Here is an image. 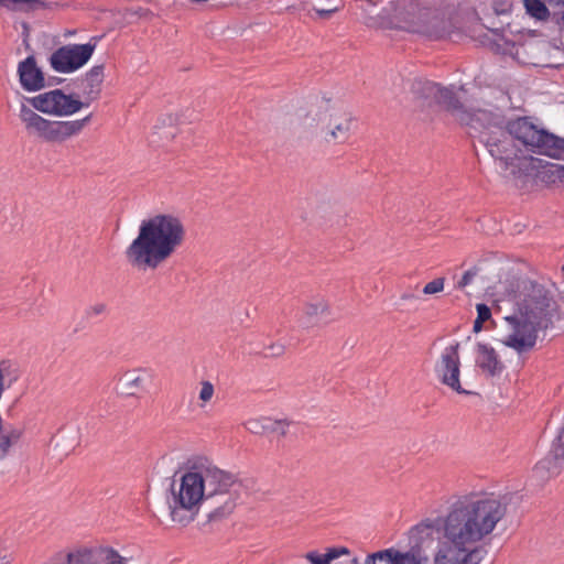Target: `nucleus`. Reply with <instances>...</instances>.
I'll use <instances>...</instances> for the list:
<instances>
[{"instance_id":"f257e3e1","label":"nucleus","mask_w":564,"mask_h":564,"mask_svg":"<svg viewBox=\"0 0 564 564\" xmlns=\"http://www.w3.org/2000/svg\"><path fill=\"white\" fill-rule=\"evenodd\" d=\"M508 511L505 499L494 492L457 497L444 516L426 518L409 530L412 549L430 547L438 535L433 564H480L487 551L480 545Z\"/></svg>"},{"instance_id":"f03ea898","label":"nucleus","mask_w":564,"mask_h":564,"mask_svg":"<svg viewBox=\"0 0 564 564\" xmlns=\"http://www.w3.org/2000/svg\"><path fill=\"white\" fill-rule=\"evenodd\" d=\"M458 121L469 128V134L485 145L503 177L523 182L534 167V158L521 154L514 140L533 153L552 159L564 155V138L539 127L529 117L505 122L500 113L485 109L460 112Z\"/></svg>"},{"instance_id":"7ed1b4c3","label":"nucleus","mask_w":564,"mask_h":564,"mask_svg":"<svg viewBox=\"0 0 564 564\" xmlns=\"http://www.w3.org/2000/svg\"><path fill=\"white\" fill-rule=\"evenodd\" d=\"M235 484L234 475L218 468L208 458L188 459L174 473L166 491L165 503L170 520L186 528L199 514L203 502L216 496H226V499L208 513V520L218 521L228 517L236 508V499L230 494Z\"/></svg>"},{"instance_id":"20e7f679","label":"nucleus","mask_w":564,"mask_h":564,"mask_svg":"<svg viewBox=\"0 0 564 564\" xmlns=\"http://www.w3.org/2000/svg\"><path fill=\"white\" fill-rule=\"evenodd\" d=\"M85 106L75 95H66L62 89L56 88L25 98L20 106L19 118L28 133L45 142L62 143L79 134L89 122L90 116L78 120L52 121L36 111L53 117H68Z\"/></svg>"},{"instance_id":"39448f33","label":"nucleus","mask_w":564,"mask_h":564,"mask_svg":"<svg viewBox=\"0 0 564 564\" xmlns=\"http://www.w3.org/2000/svg\"><path fill=\"white\" fill-rule=\"evenodd\" d=\"M185 227L172 214H158L143 219L137 237L124 251L128 263L138 270H155L183 245Z\"/></svg>"},{"instance_id":"423d86ee","label":"nucleus","mask_w":564,"mask_h":564,"mask_svg":"<svg viewBox=\"0 0 564 564\" xmlns=\"http://www.w3.org/2000/svg\"><path fill=\"white\" fill-rule=\"evenodd\" d=\"M556 303L550 293L539 284H532L521 293L513 313L505 317L509 333L501 343L518 354L534 348L538 334L553 325Z\"/></svg>"},{"instance_id":"0eeeda50","label":"nucleus","mask_w":564,"mask_h":564,"mask_svg":"<svg viewBox=\"0 0 564 564\" xmlns=\"http://www.w3.org/2000/svg\"><path fill=\"white\" fill-rule=\"evenodd\" d=\"M130 561L131 557L120 555L113 547L99 546L62 551L50 557L44 564H129Z\"/></svg>"},{"instance_id":"6e6552de","label":"nucleus","mask_w":564,"mask_h":564,"mask_svg":"<svg viewBox=\"0 0 564 564\" xmlns=\"http://www.w3.org/2000/svg\"><path fill=\"white\" fill-rule=\"evenodd\" d=\"M96 44H66L55 50L50 58L51 67L61 74H70L82 68L91 58Z\"/></svg>"},{"instance_id":"1a4fd4ad","label":"nucleus","mask_w":564,"mask_h":564,"mask_svg":"<svg viewBox=\"0 0 564 564\" xmlns=\"http://www.w3.org/2000/svg\"><path fill=\"white\" fill-rule=\"evenodd\" d=\"M412 91L429 104L435 102L445 106L457 121L460 112H469L463 108L452 89L442 87L436 83L423 79L414 80Z\"/></svg>"},{"instance_id":"9d476101","label":"nucleus","mask_w":564,"mask_h":564,"mask_svg":"<svg viewBox=\"0 0 564 564\" xmlns=\"http://www.w3.org/2000/svg\"><path fill=\"white\" fill-rule=\"evenodd\" d=\"M435 373L437 379L452 390L459 394H469L459 381L460 376V357L459 343L445 347L435 365Z\"/></svg>"},{"instance_id":"9b49d317","label":"nucleus","mask_w":564,"mask_h":564,"mask_svg":"<svg viewBox=\"0 0 564 564\" xmlns=\"http://www.w3.org/2000/svg\"><path fill=\"white\" fill-rule=\"evenodd\" d=\"M319 121L326 141L345 143L349 139L352 124V117L349 112L332 107L321 115Z\"/></svg>"},{"instance_id":"f8f14e48","label":"nucleus","mask_w":564,"mask_h":564,"mask_svg":"<svg viewBox=\"0 0 564 564\" xmlns=\"http://www.w3.org/2000/svg\"><path fill=\"white\" fill-rule=\"evenodd\" d=\"M153 380V371L145 368L127 370L119 378V386L122 393L127 395H139L147 392Z\"/></svg>"},{"instance_id":"ddd939ff","label":"nucleus","mask_w":564,"mask_h":564,"mask_svg":"<svg viewBox=\"0 0 564 564\" xmlns=\"http://www.w3.org/2000/svg\"><path fill=\"white\" fill-rule=\"evenodd\" d=\"M564 468V442L558 436L552 443L547 455L535 465V471L542 477L558 475Z\"/></svg>"},{"instance_id":"4468645a","label":"nucleus","mask_w":564,"mask_h":564,"mask_svg":"<svg viewBox=\"0 0 564 564\" xmlns=\"http://www.w3.org/2000/svg\"><path fill=\"white\" fill-rule=\"evenodd\" d=\"M18 74L20 84L26 91H37L45 86L44 74L32 55L19 63Z\"/></svg>"},{"instance_id":"2eb2a0df","label":"nucleus","mask_w":564,"mask_h":564,"mask_svg":"<svg viewBox=\"0 0 564 564\" xmlns=\"http://www.w3.org/2000/svg\"><path fill=\"white\" fill-rule=\"evenodd\" d=\"M475 362L487 377L491 378L500 376L505 369L496 349L484 343H478L476 346Z\"/></svg>"},{"instance_id":"dca6fc26","label":"nucleus","mask_w":564,"mask_h":564,"mask_svg":"<svg viewBox=\"0 0 564 564\" xmlns=\"http://www.w3.org/2000/svg\"><path fill=\"white\" fill-rule=\"evenodd\" d=\"M364 564H421V560L413 552L390 547L368 554Z\"/></svg>"},{"instance_id":"f3484780","label":"nucleus","mask_w":564,"mask_h":564,"mask_svg":"<svg viewBox=\"0 0 564 564\" xmlns=\"http://www.w3.org/2000/svg\"><path fill=\"white\" fill-rule=\"evenodd\" d=\"M534 167L529 170V175L532 171L538 170V177L542 183L546 185L564 184V165L543 162L540 159H534Z\"/></svg>"},{"instance_id":"a211bd4d","label":"nucleus","mask_w":564,"mask_h":564,"mask_svg":"<svg viewBox=\"0 0 564 564\" xmlns=\"http://www.w3.org/2000/svg\"><path fill=\"white\" fill-rule=\"evenodd\" d=\"M328 314L329 306L327 302L324 299H314L304 304L299 322L303 327H312L318 323L321 317Z\"/></svg>"},{"instance_id":"6ab92c4d","label":"nucleus","mask_w":564,"mask_h":564,"mask_svg":"<svg viewBox=\"0 0 564 564\" xmlns=\"http://www.w3.org/2000/svg\"><path fill=\"white\" fill-rule=\"evenodd\" d=\"M343 554H349V550L347 547L340 549H329L325 554H321L317 551H311L304 555V557L311 564H329L333 560L339 557Z\"/></svg>"},{"instance_id":"aec40b11","label":"nucleus","mask_w":564,"mask_h":564,"mask_svg":"<svg viewBox=\"0 0 564 564\" xmlns=\"http://www.w3.org/2000/svg\"><path fill=\"white\" fill-rule=\"evenodd\" d=\"M104 80V66L96 65L89 69L85 75V84L88 88L89 95H97L100 90L101 83Z\"/></svg>"},{"instance_id":"412c9836","label":"nucleus","mask_w":564,"mask_h":564,"mask_svg":"<svg viewBox=\"0 0 564 564\" xmlns=\"http://www.w3.org/2000/svg\"><path fill=\"white\" fill-rule=\"evenodd\" d=\"M527 13L538 20H546L550 15L549 9L541 0H524Z\"/></svg>"},{"instance_id":"4be33fe9","label":"nucleus","mask_w":564,"mask_h":564,"mask_svg":"<svg viewBox=\"0 0 564 564\" xmlns=\"http://www.w3.org/2000/svg\"><path fill=\"white\" fill-rule=\"evenodd\" d=\"M269 424L271 423V417H256L249 419L243 423L245 429L257 435H262L268 433Z\"/></svg>"},{"instance_id":"5701e85b","label":"nucleus","mask_w":564,"mask_h":564,"mask_svg":"<svg viewBox=\"0 0 564 564\" xmlns=\"http://www.w3.org/2000/svg\"><path fill=\"white\" fill-rule=\"evenodd\" d=\"M214 393H215V389H214V386L210 381H202L200 383V391H199V400L202 401V405H205L206 403H208L213 397H214Z\"/></svg>"},{"instance_id":"b1692460","label":"nucleus","mask_w":564,"mask_h":564,"mask_svg":"<svg viewBox=\"0 0 564 564\" xmlns=\"http://www.w3.org/2000/svg\"><path fill=\"white\" fill-rule=\"evenodd\" d=\"M444 278L434 279L433 281L425 284V286L423 288V293L426 295L440 293L444 290Z\"/></svg>"},{"instance_id":"393cba45","label":"nucleus","mask_w":564,"mask_h":564,"mask_svg":"<svg viewBox=\"0 0 564 564\" xmlns=\"http://www.w3.org/2000/svg\"><path fill=\"white\" fill-rule=\"evenodd\" d=\"M271 423L272 424H269L268 433H275L281 436L286 434L289 427V423L286 421L271 419Z\"/></svg>"},{"instance_id":"a878e982","label":"nucleus","mask_w":564,"mask_h":564,"mask_svg":"<svg viewBox=\"0 0 564 564\" xmlns=\"http://www.w3.org/2000/svg\"><path fill=\"white\" fill-rule=\"evenodd\" d=\"M478 323H485L491 317V311L488 305L479 303L476 305Z\"/></svg>"},{"instance_id":"bb28decb","label":"nucleus","mask_w":564,"mask_h":564,"mask_svg":"<svg viewBox=\"0 0 564 564\" xmlns=\"http://www.w3.org/2000/svg\"><path fill=\"white\" fill-rule=\"evenodd\" d=\"M476 274H477V272L474 271V270L466 271L463 274L462 279L458 281L457 288L458 289H464L467 285H469L471 283V281L474 280V278L476 276Z\"/></svg>"},{"instance_id":"cd10ccee","label":"nucleus","mask_w":564,"mask_h":564,"mask_svg":"<svg viewBox=\"0 0 564 564\" xmlns=\"http://www.w3.org/2000/svg\"><path fill=\"white\" fill-rule=\"evenodd\" d=\"M106 311L107 305L105 303H96L87 310V314L89 316H97L104 314Z\"/></svg>"},{"instance_id":"c85d7f7f","label":"nucleus","mask_w":564,"mask_h":564,"mask_svg":"<svg viewBox=\"0 0 564 564\" xmlns=\"http://www.w3.org/2000/svg\"><path fill=\"white\" fill-rule=\"evenodd\" d=\"M336 10L335 9H329V10H324V9H316L315 12L316 14L319 17V18H329Z\"/></svg>"},{"instance_id":"c756f323","label":"nucleus","mask_w":564,"mask_h":564,"mask_svg":"<svg viewBox=\"0 0 564 564\" xmlns=\"http://www.w3.org/2000/svg\"><path fill=\"white\" fill-rule=\"evenodd\" d=\"M19 1L20 0H0V6L9 8V7H11L12 4H15Z\"/></svg>"},{"instance_id":"7c9ffc66","label":"nucleus","mask_w":564,"mask_h":564,"mask_svg":"<svg viewBox=\"0 0 564 564\" xmlns=\"http://www.w3.org/2000/svg\"><path fill=\"white\" fill-rule=\"evenodd\" d=\"M415 299H416V296L413 293H403L401 295V300H403V301H410V300H415Z\"/></svg>"},{"instance_id":"2f4dec72","label":"nucleus","mask_w":564,"mask_h":564,"mask_svg":"<svg viewBox=\"0 0 564 564\" xmlns=\"http://www.w3.org/2000/svg\"><path fill=\"white\" fill-rule=\"evenodd\" d=\"M473 329L475 333H479L482 329V323H478V319L476 318L474 321Z\"/></svg>"},{"instance_id":"473e14b6","label":"nucleus","mask_w":564,"mask_h":564,"mask_svg":"<svg viewBox=\"0 0 564 564\" xmlns=\"http://www.w3.org/2000/svg\"><path fill=\"white\" fill-rule=\"evenodd\" d=\"M0 564H10V560L7 555H0Z\"/></svg>"},{"instance_id":"72a5a7b5","label":"nucleus","mask_w":564,"mask_h":564,"mask_svg":"<svg viewBox=\"0 0 564 564\" xmlns=\"http://www.w3.org/2000/svg\"><path fill=\"white\" fill-rule=\"evenodd\" d=\"M352 564H358L357 558H355V560L352 561Z\"/></svg>"}]
</instances>
